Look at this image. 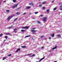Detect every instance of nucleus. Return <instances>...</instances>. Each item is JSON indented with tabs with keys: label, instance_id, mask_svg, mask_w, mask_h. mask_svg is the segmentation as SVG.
<instances>
[{
	"label": "nucleus",
	"instance_id": "f257e3e1",
	"mask_svg": "<svg viewBox=\"0 0 62 62\" xmlns=\"http://www.w3.org/2000/svg\"><path fill=\"white\" fill-rule=\"evenodd\" d=\"M14 15H13L12 16H8V18H7V20L8 21H9L10 20V19L11 18H12L13 17H14Z\"/></svg>",
	"mask_w": 62,
	"mask_h": 62
},
{
	"label": "nucleus",
	"instance_id": "f03ea898",
	"mask_svg": "<svg viewBox=\"0 0 62 62\" xmlns=\"http://www.w3.org/2000/svg\"><path fill=\"white\" fill-rule=\"evenodd\" d=\"M18 5H19V3H18L17 4H15V6L13 7V8H16V7H17Z\"/></svg>",
	"mask_w": 62,
	"mask_h": 62
},
{
	"label": "nucleus",
	"instance_id": "7ed1b4c3",
	"mask_svg": "<svg viewBox=\"0 0 62 62\" xmlns=\"http://www.w3.org/2000/svg\"><path fill=\"white\" fill-rule=\"evenodd\" d=\"M29 27V26H26L24 27H22V29H27Z\"/></svg>",
	"mask_w": 62,
	"mask_h": 62
},
{
	"label": "nucleus",
	"instance_id": "20e7f679",
	"mask_svg": "<svg viewBox=\"0 0 62 62\" xmlns=\"http://www.w3.org/2000/svg\"><path fill=\"white\" fill-rule=\"evenodd\" d=\"M47 18L46 17H44V19H43V20L44 22H45L46 20V19H47Z\"/></svg>",
	"mask_w": 62,
	"mask_h": 62
},
{
	"label": "nucleus",
	"instance_id": "39448f33",
	"mask_svg": "<svg viewBox=\"0 0 62 62\" xmlns=\"http://www.w3.org/2000/svg\"><path fill=\"white\" fill-rule=\"evenodd\" d=\"M29 5L31 6L32 5V6H34V4L33 3H29Z\"/></svg>",
	"mask_w": 62,
	"mask_h": 62
},
{
	"label": "nucleus",
	"instance_id": "423d86ee",
	"mask_svg": "<svg viewBox=\"0 0 62 62\" xmlns=\"http://www.w3.org/2000/svg\"><path fill=\"white\" fill-rule=\"evenodd\" d=\"M45 58L44 57L43 58H42V59H40V60L39 61V62H40V61H41L42 60H43V59H44Z\"/></svg>",
	"mask_w": 62,
	"mask_h": 62
},
{
	"label": "nucleus",
	"instance_id": "0eeeda50",
	"mask_svg": "<svg viewBox=\"0 0 62 62\" xmlns=\"http://www.w3.org/2000/svg\"><path fill=\"white\" fill-rule=\"evenodd\" d=\"M31 32H37V31L35 30H31Z\"/></svg>",
	"mask_w": 62,
	"mask_h": 62
},
{
	"label": "nucleus",
	"instance_id": "6e6552de",
	"mask_svg": "<svg viewBox=\"0 0 62 62\" xmlns=\"http://www.w3.org/2000/svg\"><path fill=\"white\" fill-rule=\"evenodd\" d=\"M6 35H9V36H11V35L9 33H8L5 34Z\"/></svg>",
	"mask_w": 62,
	"mask_h": 62
},
{
	"label": "nucleus",
	"instance_id": "1a4fd4ad",
	"mask_svg": "<svg viewBox=\"0 0 62 62\" xmlns=\"http://www.w3.org/2000/svg\"><path fill=\"white\" fill-rule=\"evenodd\" d=\"M13 27V25L11 26L10 27L8 28V29H10V28H11L12 27Z\"/></svg>",
	"mask_w": 62,
	"mask_h": 62
},
{
	"label": "nucleus",
	"instance_id": "9d476101",
	"mask_svg": "<svg viewBox=\"0 0 62 62\" xmlns=\"http://www.w3.org/2000/svg\"><path fill=\"white\" fill-rule=\"evenodd\" d=\"M57 48V46H56L55 47L53 48L52 49L53 50H54V49H56Z\"/></svg>",
	"mask_w": 62,
	"mask_h": 62
},
{
	"label": "nucleus",
	"instance_id": "9b49d317",
	"mask_svg": "<svg viewBox=\"0 0 62 62\" xmlns=\"http://www.w3.org/2000/svg\"><path fill=\"white\" fill-rule=\"evenodd\" d=\"M52 37H54V33H53L51 35Z\"/></svg>",
	"mask_w": 62,
	"mask_h": 62
},
{
	"label": "nucleus",
	"instance_id": "f8f14e48",
	"mask_svg": "<svg viewBox=\"0 0 62 62\" xmlns=\"http://www.w3.org/2000/svg\"><path fill=\"white\" fill-rule=\"evenodd\" d=\"M57 37H58L59 38H61V36L60 35H58L57 36Z\"/></svg>",
	"mask_w": 62,
	"mask_h": 62
},
{
	"label": "nucleus",
	"instance_id": "ddd939ff",
	"mask_svg": "<svg viewBox=\"0 0 62 62\" xmlns=\"http://www.w3.org/2000/svg\"><path fill=\"white\" fill-rule=\"evenodd\" d=\"M22 47L23 48H26V46H22Z\"/></svg>",
	"mask_w": 62,
	"mask_h": 62
},
{
	"label": "nucleus",
	"instance_id": "4468645a",
	"mask_svg": "<svg viewBox=\"0 0 62 62\" xmlns=\"http://www.w3.org/2000/svg\"><path fill=\"white\" fill-rule=\"evenodd\" d=\"M46 1H44L42 3V4H46Z\"/></svg>",
	"mask_w": 62,
	"mask_h": 62
},
{
	"label": "nucleus",
	"instance_id": "2eb2a0df",
	"mask_svg": "<svg viewBox=\"0 0 62 62\" xmlns=\"http://www.w3.org/2000/svg\"><path fill=\"white\" fill-rule=\"evenodd\" d=\"M6 11L7 12H9V10H6Z\"/></svg>",
	"mask_w": 62,
	"mask_h": 62
},
{
	"label": "nucleus",
	"instance_id": "dca6fc26",
	"mask_svg": "<svg viewBox=\"0 0 62 62\" xmlns=\"http://www.w3.org/2000/svg\"><path fill=\"white\" fill-rule=\"evenodd\" d=\"M4 38L7 39H8V36H5Z\"/></svg>",
	"mask_w": 62,
	"mask_h": 62
},
{
	"label": "nucleus",
	"instance_id": "f3484780",
	"mask_svg": "<svg viewBox=\"0 0 62 62\" xmlns=\"http://www.w3.org/2000/svg\"><path fill=\"white\" fill-rule=\"evenodd\" d=\"M20 49H20V48L18 49L16 51V52H18V51H19V50H20Z\"/></svg>",
	"mask_w": 62,
	"mask_h": 62
},
{
	"label": "nucleus",
	"instance_id": "a211bd4d",
	"mask_svg": "<svg viewBox=\"0 0 62 62\" xmlns=\"http://www.w3.org/2000/svg\"><path fill=\"white\" fill-rule=\"evenodd\" d=\"M31 7L30 6H28V7H27L26 8L27 9H29V8H30Z\"/></svg>",
	"mask_w": 62,
	"mask_h": 62
},
{
	"label": "nucleus",
	"instance_id": "6ab92c4d",
	"mask_svg": "<svg viewBox=\"0 0 62 62\" xmlns=\"http://www.w3.org/2000/svg\"><path fill=\"white\" fill-rule=\"evenodd\" d=\"M62 7V6L61 5V6L60 7V10H62V8H61Z\"/></svg>",
	"mask_w": 62,
	"mask_h": 62
},
{
	"label": "nucleus",
	"instance_id": "aec40b11",
	"mask_svg": "<svg viewBox=\"0 0 62 62\" xmlns=\"http://www.w3.org/2000/svg\"><path fill=\"white\" fill-rule=\"evenodd\" d=\"M17 14H21V13L20 12H17L16 13Z\"/></svg>",
	"mask_w": 62,
	"mask_h": 62
},
{
	"label": "nucleus",
	"instance_id": "412c9836",
	"mask_svg": "<svg viewBox=\"0 0 62 62\" xmlns=\"http://www.w3.org/2000/svg\"><path fill=\"white\" fill-rule=\"evenodd\" d=\"M17 19H18V18H16V19H15L14 20V22H15V21H17Z\"/></svg>",
	"mask_w": 62,
	"mask_h": 62
},
{
	"label": "nucleus",
	"instance_id": "4be33fe9",
	"mask_svg": "<svg viewBox=\"0 0 62 62\" xmlns=\"http://www.w3.org/2000/svg\"><path fill=\"white\" fill-rule=\"evenodd\" d=\"M37 23H39V24L40 23V22L39 21H38L37 22Z\"/></svg>",
	"mask_w": 62,
	"mask_h": 62
},
{
	"label": "nucleus",
	"instance_id": "5701e85b",
	"mask_svg": "<svg viewBox=\"0 0 62 62\" xmlns=\"http://www.w3.org/2000/svg\"><path fill=\"white\" fill-rule=\"evenodd\" d=\"M31 55V54H26V55H24V56H26V55Z\"/></svg>",
	"mask_w": 62,
	"mask_h": 62
},
{
	"label": "nucleus",
	"instance_id": "b1692460",
	"mask_svg": "<svg viewBox=\"0 0 62 62\" xmlns=\"http://www.w3.org/2000/svg\"><path fill=\"white\" fill-rule=\"evenodd\" d=\"M21 7H20L18 8H17V10H19L20 8H21Z\"/></svg>",
	"mask_w": 62,
	"mask_h": 62
},
{
	"label": "nucleus",
	"instance_id": "393cba45",
	"mask_svg": "<svg viewBox=\"0 0 62 62\" xmlns=\"http://www.w3.org/2000/svg\"><path fill=\"white\" fill-rule=\"evenodd\" d=\"M35 55L34 54H33L32 55H31V57H33V56H34Z\"/></svg>",
	"mask_w": 62,
	"mask_h": 62
},
{
	"label": "nucleus",
	"instance_id": "a878e982",
	"mask_svg": "<svg viewBox=\"0 0 62 62\" xmlns=\"http://www.w3.org/2000/svg\"><path fill=\"white\" fill-rule=\"evenodd\" d=\"M3 35V34H1L0 35V37H2V36Z\"/></svg>",
	"mask_w": 62,
	"mask_h": 62
},
{
	"label": "nucleus",
	"instance_id": "bb28decb",
	"mask_svg": "<svg viewBox=\"0 0 62 62\" xmlns=\"http://www.w3.org/2000/svg\"><path fill=\"white\" fill-rule=\"evenodd\" d=\"M49 11V9H48L46 10V12H48Z\"/></svg>",
	"mask_w": 62,
	"mask_h": 62
},
{
	"label": "nucleus",
	"instance_id": "cd10ccee",
	"mask_svg": "<svg viewBox=\"0 0 62 62\" xmlns=\"http://www.w3.org/2000/svg\"><path fill=\"white\" fill-rule=\"evenodd\" d=\"M6 58V57H4L3 58V60H4V59H5Z\"/></svg>",
	"mask_w": 62,
	"mask_h": 62
},
{
	"label": "nucleus",
	"instance_id": "c85d7f7f",
	"mask_svg": "<svg viewBox=\"0 0 62 62\" xmlns=\"http://www.w3.org/2000/svg\"><path fill=\"white\" fill-rule=\"evenodd\" d=\"M24 30H21V31H22V32H24Z\"/></svg>",
	"mask_w": 62,
	"mask_h": 62
},
{
	"label": "nucleus",
	"instance_id": "c756f323",
	"mask_svg": "<svg viewBox=\"0 0 62 62\" xmlns=\"http://www.w3.org/2000/svg\"><path fill=\"white\" fill-rule=\"evenodd\" d=\"M30 35H28L27 36H25V37L26 38V37H30Z\"/></svg>",
	"mask_w": 62,
	"mask_h": 62
},
{
	"label": "nucleus",
	"instance_id": "7c9ffc66",
	"mask_svg": "<svg viewBox=\"0 0 62 62\" xmlns=\"http://www.w3.org/2000/svg\"><path fill=\"white\" fill-rule=\"evenodd\" d=\"M13 2H16V0H13Z\"/></svg>",
	"mask_w": 62,
	"mask_h": 62
},
{
	"label": "nucleus",
	"instance_id": "2f4dec72",
	"mask_svg": "<svg viewBox=\"0 0 62 62\" xmlns=\"http://www.w3.org/2000/svg\"><path fill=\"white\" fill-rule=\"evenodd\" d=\"M12 55V54H10L8 56H11V55Z\"/></svg>",
	"mask_w": 62,
	"mask_h": 62
},
{
	"label": "nucleus",
	"instance_id": "473e14b6",
	"mask_svg": "<svg viewBox=\"0 0 62 62\" xmlns=\"http://www.w3.org/2000/svg\"><path fill=\"white\" fill-rule=\"evenodd\" d=\"M41 38H43V37H44V36L43 35L42 36H41Z\"/></svg>",
	"mask_w": 62,
	"mask_h": 62
},
{
	"label": "nucleus",
	"instance_id": "72a5a7b5",
	"mask_svg": "<svg viewBox=\"0 0 62 62\" xmlns=\"http://www.w3.org/2000/svg\"><path fill=\"white\" fill-rule=\"evenodd\" d=\"M55 10H56V8H54L53 10L54 11Z\"/></svg>",
	"mask_w": 62,
	"mask_h": 62
},
{
	"label": "nucleus",
	"instance_id": "f704fd0d",
	"mask_svg": "<svg viewBox=\"0 0 62 62\" xmlns=\"http://www.w3.org/2000/svg\"><path fill=\"white\" fill-rule=\"evenodd\" d=\"M17 29H14V31H15V30H17Z\"/></svg>",
	"mask_w": 62,
	"mask_h": 62
},
{
	"label": "nucleus",
	"instance_id": "c9c22d12",
	"mask_svg": "<svg viewBox=\"0 0 62 62\" xmlns=\"http://www.w3.org/2000/svg\"><path fill=\"white\" fill-rule=\"evenodd\" d=\"M43 9H45V7H43Z\"/></svg>",
	"mask_w": 62,
	"mask_h": 62
},
{
	"label": "nucleus",
	"instance_id": "e433bc0d",
	"mask_svg": "<svg viewBox=\"0 0 62 62\" xmlns=\"http://www.w3.org/2000/svg\"><path fill=\"white\" fill-rule=\"evenodd\" d=\"M35 14H37V13H38V12H35Z\"/></svg>",
	"mask_w": 62,
	"mask_h": 62
},
{
	"label": "nucleus",
	"instance_id": "4c0bfd02",
	"mask_svg": "<svg viewBox=\"0 0 62 62\" xmlns=\"http://www.w3.org/2000/svg\"><path fill=\"white\" fill-rule=\"evenodd\" d=\"M39 7H42V5L40 4L39 5Z\"/></svg>",
	"mask_w": 62,
	"mask_h": 62
},
{
	"label": "nucleus",
	"instance_id": "58836bf2",
	"mask_svg": "<svg viewBox=\"0 0 62 62\" xmlns=\"http://www.w3.org/2000/svg\"><path fill=\"white\" fill-rule=\"evenodd\" d=\"M26 14V13H25L23 14V15H25Z\"/></svg>",
	"mask_w": 62,
	"mask_h": 62
},
{
	"label": "nucleus",
	"instance_id": "ea45409f",
	"mask_svg": "<svg viewBox=\"0 0 62 62\" xmlns=\"http://www.w3.org/2000/svg\"><path fill=\"white\" fill-rule=\"evenodd\" d=\"M41 49H43L44 48V47L43 46L41 47Z\"/></svg>",
	"mask_w": 62,
	"mask_h": 62
},
{
	"label": "nucleus",
	"instance_id": "a19ab883",
	"mask_svg": "<svg viewBox=\"0 0 62 62\" xmlns=\"http://www.w3.org/2000/svg\"><path fill=\"white\" fill-rule=\"evenodd\" d=\"M49 39H51V37H50L49 38Z\"/></svg>",
	"mask_w": 62,
	"mask_h": 62
},
{
	"label": "nucleus",
	"instance_id": "79ce46f5",
	"mask_svg": "<svg viewBox=\"0 0 62 62\" xmlns=\"http://www.w3.org/2000/svg\"><path fill=\"white\" fill-rule=\"evenodd\" d=\"M35 18H34V17L32 18V19H35Z\"/></svg>",
	"mask_w": 62,
	"mask_h": 62
},
{
	"label": "nucleus",
	"instance_id": "37998d69",
	"mask_svg": "<svg viewBox=\"0 0 62 62\" xmlns=\"http://www.w3.org/2000/svg\"><path fill=\"white\" fill-rule=\"evenodd\" d=\"M35 29H36L35 28H33L32 29H33V30Z\"/></svg>",
	"mask_w": 62,
	"mask_h": 62
},
{
	"label": "nucleus",
	"instance_id": "c03bdc74",
	"mask_svg": "<svg viewBox=\"0 0 62 62\" xmlns=\"http://www.w3.org/2000/svg\"><path fill=\"white\" fill-rule=\"evenodd\" d=\"M40 16H41V17H42L43 16V15H41Z\"/></svg>",
	"mask_w": 62,
	"mask_h": 62
},
{
	"label": "nucleus",
	"instance_id": "a18cd8bd",
	"mask_svg": "<svg viewBox=\"0 0 62 62\" xmlns=\"http://www.w3.org/2000/svg\"><path fill=\"white\" fill-rule=\"evenodd\" d=\"M32 33L33 34H35V32H32Z\"/></svg>",
	"mask_w": 62,
	"mask_h": 62
},
{
	"label": "nucleus",
	"instance_id": "49530a36",
	"mask_svg": "<svg viewBox=\"0 0 62 62\" xmlns=\"http://www.w3.org/2000/svg\"><path fill=\"white\" fill-rule=\"evenodd\" d=\"M54 62H57V61H55Z\"/></svg>",
	"mask_w": 62,
	"mask_h": 62
},
{
	"label": "nucleus",
	"instance_id": "de8ad7c7",
	"mask_svg": "<svg viewBox=\"0 0 62 62\" xmlns=\"http://www.w3.org/2000/svg\"><path fill=\"white\" fill-rule=\"evenodd\" d=\"M51 50L50 51H48V52H51Z\"/></svg>",
	"mask_w": 62,
	"mask_h": 62
},
{
	"label": "nucleus",
	"instance_id": "09e8293b",
	"mask_svg": "<svg viewBox=\"0 0 62 62\" xmlns=\"http://www.w3.org/2000/svg\"><path fill=\"white\" fill-rule=\"evenodd\" d=\"M3 2H6V1H3Z\"/></svg>",
	"mask_w": 62,
	"mask_h": 62
},
{
	"label": "nucleus",
	"instance_id": "8fccbe9b",
	"mask_svg": "<svg viewBox=\"0 0 62 62\" xmlns=\"http://www.w3.org/2000/svg\"><path fill=\"white\" fill-rule=\"evenodd\" d=\"M5 41H6V40H4V42H5Z\"/></svg>",
	"mask_w": 62,
	"mask_h": 62
},
{
	"label": "nucleus",
	"instance_id": "3c124183",
	"mask_svg": "<svg viewBox=\"0 0 62 62\" xmlns=\"http://www.w3.org/2000/svg\"><path fill=\"white\" fill-rule=\"evenodd\" d=\"M54 2V1H53L52 2L53 3V2Z\"/></svg>",
	"mask_w": 62,
	"mask_h": 62
}]
</instances>
